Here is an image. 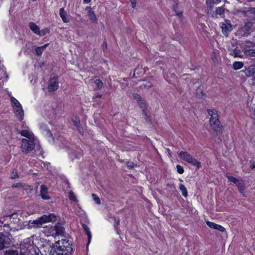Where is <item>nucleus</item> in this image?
Wrapping results in <instances>:
<instances>
[{"label":"nucleus","instance_id":"nucleus-1","mask_svg":"<svg viewBox=\"0 0 255 255\" xmlns=\"http://www.w3.org/2000/svg\"><path fill=\"white\" fill-rule=\"evenodd\" d=\"M42 247L51 255H70L72 252L71 244L65 239L56 242L54 245L49 241L46 242L42 245Z\"/></svg>","mask_w":255,"mask_h":255},{"label":"nucleus","instance_id":"nucleus-2","mask_svg":"<svg viewBox=\"0 0 255 255\" xmlns=\"http://www.w3.org/2000/svg\"><path fill=\"white\" fill-rule=\"evenodd\" d=\"M3 225L4 230L9 234L10 232H14L21 230L23 228L22 222L14 214L7 215L0 218V227Z\"/></svg>","mask_w":255,"mask_h":255},{"label":"nucleus","instance_id":"nucleus-3","mask_svg":"<svg viewBox=\"0 0 255 255\" xmlns=\"http://www.w3.org/2000/svg\"><path fill=\"white\" fill-rule=\"evenodd\" d=\"M36 239L35 236H32L23 240L20 244L19 255H38L34 242Z\"/></svg>","mask_w":255,"mask_h":255},{"label":"nucleus","instance_id":"nucleus-4","mask_svg":"<svg viewBox=\"0 0 255 255\" xmlns=\"http://www.w3.org/2000/svg\"><path fill=\"white\" fill-rule=\"evenodd\" d=\"M42 232L47 237H56L63 233L64 228L61 225L58 224L55 226H46L43 228Z\"/></svg>","mask_w":255,"mask_h":255},{"label":"nucleus","instance_id":"nucleus-5","mask_svg":"<svg viewBox=\"0 0 255 255\" xmlns=\"http://www.w3.org/2000/svg\"><path fill=\"white\" fill-rule=\"evenodd\" d=\"M10 101L13 112L19 121H22L24 117V111L20 103L13 97H10Z\"/></svg>","mask_w":255,"mask_h":255},{"label":"nucleus","instance_id":"nucleus-6","mask_svg":"<svg viewBox=\"0 0 255 255\" xmlns=\"http://www.w3.org/2000/svg\"><path fill=\"white\" fill-rule=\"evenodd\" d=\"M179 156L182 160L197 167L198 168L201 167V163L188 152L182 151L179 153Z\"/></svg>","mask_w":255,"mask_h":255},{"label":"nucleus","instance_id":"nucleus-7","mask_svg":"<svg viewBox=\"0 0 255 255\" xmlns=\"http://www.w3.org/2000/svg\"><path fill=\"white\" fill-rule=\"evenodd\" d=\"M36 140H29L23 138L21 140V148L23 152L28 153L34 148Z\"/></svg>","mask_w":255,"mask_h":255},{"label":"nucleus","instance_id":"nucleus-8","mask_svg":"<svg viewBox=\"0 0 255 255\" xmlns=\"http://www.w3.org/2000/svg\"><path fill=\"white\" fill-rule=\"evenodd\" d=\"M11 242L10 238L0 233V250L9 245Z\"/></svg>","mask_w":255,"mask_h":255},{"label":"nucleus","instance_id":"nucleus-9","mask_svg":"<svg viewBox=\"0 0 255 255\" xmlns=\"http://www.w3.org/2000/svg\"><path fill=\"white\" fill-rule=\"evenodd\" d=\"M39 218L43 225L50 222H54L57 220L56 216L52 213L48 215H43Z\"/></svg>","mask_w":255,"mask_h":255},{"label":"nucleus","instance_id":"nucleus-10","mask_svg":"<svg viewBox=\"0 0 255 255\" xmlns=\"http://www.w3.org/2000/svg\"><path fill=\"white\" fill-rule=\"evenodd\" d=\"M59 87L57 78H51L48 82V90L50 92L56 91Z\"/></svg>","mask_w":255,"mask_h":255},{"label":"nucleus","instance_id":"nucleus-11","mask_svg":"<svg viewBox=\"0 0 255 255\" xmlns=\"http://www.w3.org/2000/svg\"><path fill=\"white\" fill-rule=\"evenodd\" d=\"M210 126L213 129L217 132H221L222 129V126L220 125L218 118L210 120Z\"/></svg>","mask_w":255,"mask_h":255},{"label":"nucleus","instance_id":"nucleus-12","mask_svg":"<svg viewBox=\"0 0 255 255\" xmlns=\"http://www.w3.org/2000/svg\"><path fill=\"white\" fill-rule=\"evenodd\" d=\"M43 224L40 219V218H38L35 220H30L28 223V229H31L32 228H38L40 227Z\"/></svg>","mask_w":255,"mask_h":255},{"label":"nucleus","instance_id":"nucleus-13","mask_svg":"<svg viewBox=\"0 0 255 255\" xmlns=\"http://www.w3.org/2000/svg\"><path fill=\"white\" fill-rule=\"evenodd\" d=\"M7 77L5 67L3 65L0 66V88L6 82Z\"/></svg>","mask_w":255,"mask_h":255},{"label":"nucleus","instance_id":"nucleus-14","mask_svg":"<svg viewBox=\"0 0 255 255\" xmlns=\"http://www.w3.org/2000/svg\"><path fill=\"white\" fill-rule=\"evenodd\" d=\"M20 133L22 136L26 137L28 140H35V137L29 128L21 130Z\"/></svg>","mask_w":255,"mask_h":255},{"label":"nucleus","instance_id":"nucleus-15","mask_svg":"<svg viewBox=\"0 0 255 255\" xmlns=\"http://www.w3.org/2000/svg\"><path fill=\"white\" fill-rule=\"evenodd\" d=\"M39 128L42 133L47 137H52V134L47 128L46 124L41 123L39 125Z\"/></svg>","mask_w":255,"mask_h":255},{"label":"nucleus","instance_id":"nucleus-16","mask_svg":"<svg viewBox=\"0 0 255 255\" xmlns=\"http://www.w3.org/2000/svg\"><path fill=\"white\" fill-rule=\"evenodd\" d=\"M86 10L87 11V14L90 21L92 22L96 23L97 22V18L92 8L90 7H87Z\"/></svg>","mask_w":255,"mask_h":255},{"label":"nucleus","instance_id":"nucleus-17","mask_svg":"<svg viewBox=\"0 0 255 255\" xmlns=\"http://www.w3.org/2000/svg\"><path fill=\"white\" fill-rule=\"evenodd\" d=\"M40 196L44 200H49L50 196L48 195V188L44 185H42L40 187Z\"/></svg>","mask_w":255,"mask_h":255},{"label":"nucleus","instance_id":"nucleus-18","mask_svg":"<svg viewBox=\"0 0 255 255\" xmlns=\"http://www.w3.org/2000/svg\"><path fill=\"white\" fill-rule=\"evenodd\" d=\"M206 224L208 225V226L210 228L218 230L220 232H224L225 230V229L224 227H223V226H222L220 225L215 224L213 222H211L210 221H207Z\"/></svg>","mask_w":255,"mask_h":255},{"label":"nucleus","instance_id":"nucleus-19","mask_svg":"<svg viewBox=\"0 0 255 255\" xmlns=\"http://www.w3.org/2000/svg\"><path fill=\"white\" fill-rule=\"evenodd\" d=\"M221 28L222 32L225 35H227L228 32L232 30L231 24L227 22H226L225 23H223L221 25Z\"/></svg>","mask_w":255,"mask_h":255},{"label":"nucleus","instance_id":"nucleus-20","mask_svg":"<svg viewBox=\"0 0 255 255\" xmlns=\"http://www.w3.org/2000/svg\"><path fill=\"white\" fill-rule=\"evenodd\" d=\"M134 98L137 102L141 108L144 109L146 107V103L145 101L142 100L139 95L135 94L134 95Z\"/></svg>","mask_w":255,"mask_h":255},{"label":"nucleus","instance_id":"nucleus-21","mask_svg":"<svg viewBox=\"0 0 255 255\" xmlns=\"http://www.w3.org/2000/svg\"><path fill=\"white\" fill-rule=\"evenodd\" d=\"M82 226H83V229H84L85 233L86 234V235H87V237H88L87 246H88V245L90 244L91 241L92 234L90 232L89 228L88 227V226L86 225L82 224Z\"/></svg>","mask_w":255,"mask_h":255},{"label":"nucleus","instance_id":"nucleus-22","mask_svg":"<svg viewBox=\"0 0 255 255\" xmlns=\"http://www.w3.org/2000/svg\"><path fill=\"white\" fill-rule=\"evenodd\" d=\"M244 72L247 76H252L255 74V67L253 66H250L245 69Z\"/></svg>","mask_w":255,"mask_h":255},{"label":"nucleus","instance_id":"nucleus-23","mask_svg":"<svg viewBox=\"0 0 255 255\" xmlns=\"http://www.w3.org/2000/svg\"><path fill=\"white\" fill-rule=\"evenodd\" d=\"M71 119L74 125L77 127L78 130L80 132H81L80 129V120L78 116L76 115H73L71 117Z\"/></svg>","mask_w":255,"mask_h":255},{"label":"nucleus","instance_id":"nucleus-24","mask_svg":"<svg viewBox=\"0 0 255 255\" xmlns=\"http://www.w3.org/2000/svg\"><path fill=\"white\" fill-rule=\"evenodd\" d=\"M208 114L210 119H215L218 118V114L215 109H208L207 110Z\"/></svg>","mask_w":255,"mask_h":255},{"label":"nucleus","instance_id":"nucleus-25","mask_svg":"<svg viewBox=\"0 0 255 255\" xmlns=\"http://www.w3.org/2000/svg\"><path fill=\"white\" fill-rule=\"evenodd\" d=\"M59 14L61 18L64 22H69V19L67 17V13L64 8H61L60 9Z\"/></svg>","mask_w":255,"mask_h":255},{"label":"nucleus","instance_id":"nucleus-26","mask_svg":"<svg viewBox=\"0 0 255 255\" xmlns=\"http://www.w3.org/2000/svg\"><path fill=\"white\" fill-rule=\"evenodd\" d=\"M77 215L81 218L83 221H86L87 220V215L84 211H83L81 208H78L76 210Z\"/></svg>","mask_w":255,"mask_h":255},{"label":"nucleus","instance_id":"nucleus-27","mask_svg":"<svg viewBox=\"0 0 255 255\" xmlns=\"http://www.w3.org/2000/svg\"><path fill=\"white\" fill-rule=\"evenodd\" d=\"M29 28L34 33L37 35L38 33H39L40 28L35 23L30 22L29 23Z\"/></svg>","mask_w":255,"mask_h":255},{"label":"nucleus","instance_id":"nucleus-28","mask_svg":"<svg viewBox=\"0 0 255 255\" xmlns=\"http://www.w3.org/2000/svg\"><path fill=\"white\" fill-rule=\"evenodd\" d=\"M244 52L246 55L255 57V49H244Z\"/></svg>","mask_w":255,"mask_h":255},{"label":"nucleus","instance_id":"nucleus-29","mask_svg":"<svg viewBox=\"0 0 255 255\" xmlns=\"http://www.w3.org/2000/svg\"><path fill=\"white\" fill-rule=\"evenodd\" d=\"M48 44L47 43L41 47H37L35 50V53L38 55H41L44 49H45L48 46Z\"/></svg>","mask_w":255,"mask_h":255},{"label":"nucleus","instance_id":"nucleus-30","mask_svg":"<svg viewBox=\"0 0 255 255\" xmlns=\"http://www.w3.org/2000/svg\"><path fill=\"white\" fill-rule=\"evenodd\" d=\"M244 64L242 62L236 61L233 64V68L234 70H237L243 68Z\"/></svg>","mask_w":255,"mask_h":255},{"label":"nucleus","instance_id":"nucleus-31","mask_svg":"<svg viewBox=\"0 0 255 255\" xmlns=\"http://www.w3.org/2000/svg\"><path fill=\"white\" fill-rule=\"evenodd\" d=\"M226 176L230 181H231L236 184H237L238 182H239L240 181L239 179L232 176L229 173H227Z\"/></svg>","mask_w":255,"mask_h":255},{"label":"nucleus","instance_id":"nucleus-32","mask_svg":"<svg viewBox=\"0 0 255 255\" xmlns=\"http://www.w3.org/2000/svg\"><path fill=\"white\" fill-rule=\"evenodd\" d=\"M4 255H19V254L17 251L9 249L4 252Z\"/></svg>","mask_w":255,"mask_h":255},{"label":"nucleus","instance_id":"nucleus-33","mask_svg":"<svg viewBox=\"0 0 255 255\" xmlns=\"http://www.w3.org/2000/svg\"><path fill=\"white\" fill-rule=\"evenodd\" d=\"M179 188L182 192V195L185 197H187V195H188V193H187L186 188L185 187V186L183 184H180L179 186Z\"/></svg>","mask_w":255,"mask_h":255},{"label":"nucleus","instance_id":"nucleus-34","mask_svg":"<svg viewBox=\"0 0 255 255\" xmlns=\"http://www.w3.org/2000/svg\"><path fill=\"white\" fill-rule=\"evenodd\" d=\"M68 197L70 201L75 202H77V198L74 193L72 191H70L69 192Z\"/></svg>","mask_w":255,"mask_h":255},{"label":"nucleus","instance_id":"nucleus-35","mask_svg":"<svg viewBox=\"0 0 255 255\" xmlns=\"http://www.w3.org/2000/svg\"><path fill=\"white\" fill-rule=\"evenodd\" d=\"M254 46L255 44L253 42L251 41H246L243 47V50H244V49H249L250 47H253Z\"/></svg>","mask_w":255,"mask_h":255},{"label":"nucleus","instance_id":"nucleus-36","mask_svg":"<svg viewBox=\"0 0 255 255\" xmlns=\"http://www.w3.org/2000/svg\"><path fill=\"white\" fill-rule=\"evenodd\" d=\"M240 192L242 193H243V192L245 190V185L243 182H239L236 184Z\"/></svg>","mask_w":255,"mask_h":255},{"label":"nucleus","instance_id":"nucleus-37","mask_svg":"<svg viewBox=\"0 0 255 255\" xmlns=\"http://www.w3.org/2000/svg\"><path fill=\"white\" fill-rule=\"evenodd\" d=\"M225 9L223 6L218 7L216 9L217 14L220 15H223L224 13Z\"/></svg>","mask_w":255,"mask_h":255},{"label":"nucleus","instance_id":"nucleus-38","mask_svg":"<svg viewBox=\"0 0 255 255\" xmlns=\"http://www.w3.org/2000/svg\"><path fill=\"white\" fill-rule=\"evenodd\" d=\"M49 29L47 28H45L42 29V30H39V33H38V35L40 36H43L46 35L47 33H49Z\"/></svg>","mask_w":255,"mask_h":255},{"label":"nucleus","instance_id":"nucleus-39","mask_svg":"<svg viewBox=\"0 0 255 255\" xmlns=\"http://www.w3.org/2000/svg\"><path fill=\"white\" fill-rule=\"evenodd\" d=\"M93 199L95 201V202L98 205L100 204V200L98 197L96 195L93 194L92 195Z\"/></svg>","mask_w":255,"mask_h":255},{"label":"nucleus","instance_id":"nucleus-40","mask_svg":"<svg viewBox=\"0 0 255 255\" xmlns=\"http://www.w3.org/2000/svg\"><path fill=\"white\" fill-rule=\"evenodd\" d=\"M176 168H177V171L178 173H179V174L183 173L184 170L182 166H181L179 165H177L176 166Z\"/></svg>","mask_w":255,"mask_h":255},{"label":"nucleus","instance_id":"nucleus-41","mask_svg":"<svg viewBox=\"0 0 255 255\" xmlns=\"http://www.w3.org/2000/svg\"><path fill=\"white\" fill-rule=\"evenodd\" d=\"M95 83L98 88H101L103 86V83L99 80H96Z\"/></svg>","mask_w":255,"mask_h":255},{"label":"nucleus","instance_id":"nucleus-42","mask_svg":"<svg viewBox=\"0 0 255 255\" xmlns=\"http://www.w3.org/2000/svg\"><path fill=\"white\" fill-rule=\"evenodd\" d=\"M80 151H78V154H75L74 152H71L70 153V156L71 158H73L74 156H75L76 157L78 158L79 156L81 155Z\"/></svg>","mask_w":255,"mask_h":255},{"label":"nucleus","instance_id":"nucleus-43","mask_svg":"<svg viewBox=\"0 0 255 255\" xmlns=\"http://www.w3.org/2000/svg\"><path fill=\"white\" fill-rule=\"evenodd\" d=\"M10 177L11 179H15L18 177V175L16 171H13L11 172Z\"/></svg>","mask_w":255,"mask_h":255},{"label":"nucleus","instance_id":"nucleus-44","mask_svg":"<svg viewBox=\"0 0 255 255\" xmlns=\"http://www.w3.org/2000/svg\"><path fill=\"white\" fill-rule=\"evenodd\" d=\"M206 3L208 6H212L213 4L215 3L214 0H206Z\"/></svg>","mask_w":255,"mask_h":255},{"label":"nucleus","instance_id":"nucleus-45","mask_svg":"<svg viewBox=\"0 0 255 255\" xmlns=\"http://www.w3.org/2000/svg\"><path fill=\"white\" fill-rule=\"evenodd\" d=\"M130 2L132 8H134L136 5V0H130Z\"/></svg>","mask_w":255,"mask_h":255},{"label":"nucleus","instance_id":"nucleus-46","mask_svg":"<svg viewBox=\"0 0 255 255\" xmlns=\"http://www.w3.org/2000/svg\"><path fill=\"white\" fill-rule=\"evenodd\" d=\"M22 128H23V129H26V128H29L26 125L25 123L24 122H23L22 123Z\"/></svg>","mask_w":255,"mask_h":255},{"label":"nucleus","instance_id":"nucleus-47","mask_svg":"<svg viewBox=\"0 0 255 255\" xmlns=\"http://www.w3.org/2000/svg\"><path fill=\"white\" fill-rule=\"evenodd\" d=\"M91 1V0H83V1L84 3H88L90 2Z\"/></svg>","mask_w":255,"mask_h":255},{"label":"nucleus","instance_id":"nucleus-48","mask_svg":"<svg viewBox=\"0 0 255 255\" xmlns=\"http://www.w3.org/2000/svg\"><path fill=\"white\" fill-rule=\"evenodd\" d=\"M215 0V4L219 3L221 1V0Z\"/></svg>","mask_w":255,"mask_h":255},{"label":"nucleus","instance_id":"nucleus-49","mask_svg":"<svg viewBox=\"0 0 255 255\" xmlns=\"http://www.w3.org/2000/svg\"><path fill=\"white\" fill-rule=\"evenodd\" d=\"M115 222L117 223V224L118 225L119 224L120 220L119 219L115 218Z\"/></svg>","mask_w":255,"mask_h":255},{"label":"nucleus","instance_id":"nucleus-50","mask_svg":"<svg viewBox=\"0 0 255 255\" xmlns=\"http://www.w3.org/2000/svg\"><path fill=\"white\" fill-rule=\"evenodd\" d=\"M235 57H241V58L242 57L241 56H240V55H238V54H237V53L236 52H235Z\"/></svg>","mask_w":255,"mask_h":255},{"label":"nucleus","instance_id":"nucleus-51","mask_svg":"<svg viewBox=\"0 0 255 255\" xmlns=\"http://www.w3.org/2000/svg\"><path fill=\"white\" fill-rule=\"evenodd\" d=\"M167 151H168V155L171 156V152L170 151V150L169 149H167Z\"/></svg>","mask_w":255,"mask_h":255},{"label":"nucleus","instance_id":"nucleus-52","mask_svg":"<svg viewBox=\"0 0 255 255\" xmlns=\"http://www.w3.org/2000/svg\"><path fill=\"white\" fill-rule=\"evenodd\" d=\"M176 13L178 15L180 16L181 14V12L180 11H176Z\"/></svg>","mask_w":255,"mask_h":255},{"label":"nucleus","instance_id":"nucleus-53","mask_svg":"<svg viewBox=\"0 0 255 255\" xmlns=\"http://www.w3.org/2000/svg\"><path fill=\"white\" fill-rule=\"evenodd\" d=\"M250 167H251L252 168H255V165H254V164H251V165H250Z\"/></svg>","mask_w":255,"mask_h":255},{"label":"nucleus","instance_id":"nucleus-54","mask_svg":"<svg viewBox=\"0 0 255 255\" xmlns=\"http://www.w3.org/2000/svg\"><path fill=\"white\" fill-rule=\"evenodd\" d=\"M132 164H133V163H131V164L128 165V166H130V167H133Z\"/></svg>","mask_w":255,"mask_h":255},{"label":"nucleus","instance_id":"nucleus-55","mask_svg":"<svg viewBox=\"0 0 255 255\" xmlns=\"http://www.w3.org/2000/svg\"><path fill=\"white\" fill-rule=\"evenodd\" d=\"M2 2V0H0V5L1 4Z\"/></svg>","mask_w":255,"mask_h":255},{"label":"nucleus","instance_id":"nucleus-56","mask_svg":"<svg viewBox=\"0 0 255 255\" xmlns=\"http://www.w3.org/2000/svg\"><path fill=\"white\" fill-rule=\"evenodd\" d=\"M146 86H147L148 88H149V87H151V85L149 84V85H147Z\"/></svg>","mask_w":255,"mask_h":255},{"label":"nucleus","instance_id":"nucleus-57","mask_svg":"<svg viewBox=\"0 0 255 255\" xmlns=\"http://www.w3.org/2000/svg\"><path fill=\"white\" fill-rule=\"evenodd\" d=\"M97 97H101V95H98L97 96Z\"/></svg>","mask_w":255,"mask_h":255},{"label":"nucleus","instance_id":"nucleus-58","mask_svg":"<svg viewBox=\"0 0 255 255\" xmlns=\"http://www.w3.org/2000/svg\"><path fill=\"white\" fill-rule=\"evenodd\" d=\"M239 1L240 2H241V3H242V2H243V1H240V0H239Z\"/></svg>","mask_w":255,"mask_h":255},{"label":"nucleus","instance_id":"nucleus-59","mask_svg":"<svg viewBox=\"0 0 255 255\" xmlns=\"http://www.w3.org/2000/svg\"><path fill=\"white\" fill-rule=\"evenodd\" d=\"M241 11V10H237V12Z\"/></svg>","mask_w":255,"mask_h":255},{"label":"nucleus","instance_id":"nucleus-60","mask_svg":"<svg viewBox=\"0 0 255 255\" xmlns=\"http://www.w3.org/2000/svg\"><path fill=\"white\" fill-rule=\"evenodd\" d=\"M254 113H255V110H254Z\"/></svg>","mask_w":255,"mask_h":255},{"label":"nucleus","instance_id":"nucleus-61","mask_svg":"<svg viewBox=\"0 0 255 255\" xmlns=\"http://www.w3.org/2000/svg\"><path fill=\"white\" fill-rule=\"evenodd\" d=\"M33 1H35L36 0H32Z\"/></svg>","mask_w":255,"mask_h":255}]
</instances>
